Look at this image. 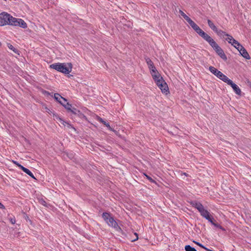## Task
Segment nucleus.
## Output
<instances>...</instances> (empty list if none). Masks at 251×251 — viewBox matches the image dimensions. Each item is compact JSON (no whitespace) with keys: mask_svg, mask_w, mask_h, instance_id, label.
<instances>
[{"mask_svg":"<svg viewBox=\"0 0 251 251\" xmlns=\"http://www.w3.org/2000/svg\"><path fill=\"white\" fill-rule=\"evenodd\" d=\"M50 68L63 74H69L72 71L73 65L71 63H56L50 65Z\"/></svg>","mask_w":251,"mask_h":251,"instance_id":"nucleus-1","label":"nucleus"},{"mask_svg":"<svg viewBox=\"0 0 251 251\" xmlns=\"http://www.w3.org/2000/svg\"><path fill=\"white\" fill-rule=\"evenodd\" d=\"M196 32L199 35V36L207 41L213 48L214 50L217 47H219L216 42L209 35L204 32L200 27L197 29Z\"/></svg>","mask_w":251,"mask_h":251,"instance_id":"nucleus-2","label":"nucleus"},{"mask_svg":"<svg viewBox=\"0 0 251 251\" xmlns=\"http://www.w3.org/2000/svg\"><path fill=\"white\" fill-rule=\"evenodd\" d=\"M102 217L109 226L114 227L116 230L121 229L117 223L110 213L103 212L102 214Z\"/></svg>","mask_w":251,"mask_h":251,"instance_id":"nucleus-3","label":"nucleus"},{"mask_svg":"<svg viewBox=\"0 0 251 251\" xmlns=\"http://www.w3.org/2000/svg\"><path fill=\"white\" fill-rule=\"evenodd\" d=\"M13 18V17L7 12H3L0 13V26L11 25Z\"/></svg>","mask_w":251,"mask_h":251,"instance_id":"nucleus-4","label":"nucleus"},{"mask_svg":"<svg viewBox=\"0 0 251 251\" xmlns=\"http://www.w3.org/2000/svg\"><path fill=\"white\" fill-rule=\"evenodd\" d=\"M179 12L180 14L183 17V18L188 23L192 28L196 31L199 27V26L188 16H187L182 10H179Z\"/></svg>","mask_w":251,"mask_h":251,"instance_id":"nucleus-5","label":"nucleus"},{"mask_svg":"<svg viewBox=\"0 0 251 251\" xmlns=\"http://www.w3.org/2000/svg\"><path fill=\"white\" fill-rule=\"evenodd\" d=\"M11 25L18 26L23 28H26L27 27L26 23L22 19H18L13 17Z\"/></svg>","mask_w":251,"mask_h":251,"instance_id":"nucleus-6","label":"nucleus"},{"mask_svg":"<svg viewBox=\"0 0 251 251\" xmlns=\"http://www.w3.org/2000/svg\"><path fill=\"white\" fill-rule=\"evenodd\" d=\"M156 85L161 90L162 93H165L169 91L168 85L164 79L158 80Z\"/></svg>","mask_w":251,"mask_h":251,"instance_id":"nucleus-7","label":"nucleus"},{"mask_svg":"<svg viewBox=\"0 0 251 251\" xmlns=\"http://www.w3.org/2000/svg\"><path fill=\"white\" fill-rule=\"evenodd\" d=\"M214 50L218 54V55L224 61H226L227 60V57L226 55L224 53V51L223 50V49L220 46L216 48V49Z\"/></svg>","mask_w":251,"mask_h":251,"instance_id":"nucleus-8","label":"nucleus"},{"mask_svg":"<svg viewBox=\"0 0 251 251\" xmlns=\"http://www.w3.org/2000/svg\"><path fill=\"white\" fill-rule=\"evenodd\" d=\"M190 204L194 207L196 208L199 212L204 207L203 205L196 201H190Z\"/></svg>","mask_w":251,"mask_h":251,"instance_id":"nucleus-9","label":"nucleus"},{"mask_svg":"<svg viewBox=\"0 0 251 251\" xmlns=\"http://www.w3.org/2000/svg\"><path fill=\"white\" fill-rule=\"evenodd\" d=\"M228 85H230L234 90V92L238 95L240 96L241 95V90L240 88L235 84L232 80L228 84Z\"/></svg>","mask_w":251,"mask_h":251,"instance_id":"nucleus-10","label":"nucleus"},{"mask_svg":"<svg viewBox=\"0 0 251 251\" xmlns=\"http://www.w3.org/2000/svg\"><path fill=\"white\" fill-rule=\"evenodd\" d=\"M145 60H146V63H147V64L148 65L149 68L150 69V70L151 71V72H155L154 71H156V69L153 64V63L151 60V59L149 57H147L145 58Z\"/></svg>","mask_w":251,"mask_h":251,"instance_id":"nucleus-11","label":"nucleus"},{"mask_svg":"<svg viewBox=\"0 0 251 251\" xmlns=\"http://www.w3.org/2000/svg\"><path fill=\"white\" fill-rule=\"evenodd\" d=\"M238 51L240 54L245 59L249 60L251 58L248 52L244 47H242Z\"/></svg>","mask_w":251,"mask_h":251,"instance_id":"nucleus-12","label":"nucleus"},{"mask_svg":"<svg viewBox=\"0 0 251 251\" xmlns=\"http://www.w3.org/2000/svg\"><path fill=\"white\" fill-rule=\"evenodd\" d=\"M155 72H151V75L155 81L156 83L157 84V81L158 80L163 79V77L160 75L159 73L157 72V71L156 70V71H154Z\"/></svg>","mask_w":251,"mask_h":251,"instance_id":"nucleus-13","label":"nucleus"},{"mask_svg":"<svg viewBox=\"0 0 251 251\" xmlns=\"http://www.w3.org/2000/svg\"><path fill=\"white\" fill-rule=\"evenodd\" d=\"M209 70L211 73L214 74L218 78H219L220 76L222 74V73L221 71L218 70L213 66H210L209 68Z\"/></svg>","mask_w":251,"mask_h":251,"instance_id":"nucleus-14","label":"nucleus"},{"mask_svg":"<svg viewBox=\"0 0 251 251\" xmlns=\"http://www.w3.org/2000/svg\"><path fill=\"white\" fill-rule=\"evenodd\" d=\"M19 168L20 169H21L23 172L25 173L26 174L29 175L31 177L36 179V178L34 177L33 174L31 173V172L29 170H28V169L24 167L22 165H19Z\"/></svg>","mask_w":251,"mask_h":251,"instance_id":"nucleus-15","label":"nucleus"},{"mask_svg":"<svg viewBox=\"0 0 251 251\" xmlns=\"http://www.w3.org/2000/svg\"><path fill=\"white\" fill-rule=\"evenodd\" d=\"M201 216L205 218L206 219L209 218L211 215L209 212L206 209L204 208V207L199 211Z\"/></svg>","mask_w":251,"mask_h":251,"instance_id":"nucleus-16","label":"nucleus"},{"mask_svg":"<svg viewBox=\"0 0 251 251\" xmlns=\"http://www.w3.org/2000/svg\"><path fill=\"white\" fill-rule=\"evenodd\" d=\"M54 98L60 104V102H63L61 100H64V102H66L67 101V99L62 97L60 94H59L58 93H55L54 94Z\"/></svg>","mask_w":251,"mask_h":251,"instance_id":"nucleus-17","label":"nucleus"},{"mask_svg":"<svg viewBox=\"0 0 251 251\" xmlns=\"http://www.w3.org/2000/svg\"><path fill=\"white\" fill-rule=\"evenodd\" d=\"M219 79L223 81L224 82L228 84L231 81V79H229L226 75L222 73V74L220 76Z\"/></svg>","mask_w":251,"mask_h":251,"instance_id":"nucleus-18","label":"nucleus"},{"mask_svg":"<svg viewBox=\"0 0 251 251\" xmlns=\"http://www.w3.org/2000/svg\"><path fill=\"white\" fill-rule=\"evenodd\" d=\"M99 121L102 123L104 125H105L108 128V129L111 131H113L115 132H116V131L114 130L110 126L109 123H106L105 121H104L102 118L99 117Z\"/></svg>","mask_w":251,"mask_h":251,"instance_id":"nucleus-19","label":"nucleus"},{"mask_svg":"<svg viewBox=\"0 0 251 251\" xmlns=\"http://www.w3.org/2000/svg\"><path fill=\"white\" fill-rule=\"evenodd\" d=\"M232 45L233 46L238 50H239L242 47H243L236 40H233Z\"/></svg>","mask_w":251,"mask_h":251,"instance_id":"nucleus-20","label":"nucleus"},{"mask_svg":"<svg viewBox=\"0 0 251 251\" xmlns=\"http://www.w3.org/2000/svg\"><path fill=\"white\" fill-rule=\"evenodd\" d=\"M53 116L58 121L60 122L61 124L65 125V123L67 124L68 125L70 126V125L69 123H67L64 120H63L57 114L53 113Z\"/></svg>","mask_w":251,"mask_h":251,"instance_id":"nucleus-21","label":"nucleus"},{"mask_svg":"<svg viewBox=\"0 0 251 251\" xmlns=\"http://www.w3.org/2000/svg\"><path fill=\"white\" fill-rule=\"evenodd\" d=\"M207 23H208V26L210 27V28L211 29H212L214 32L215 31H217V28L215 25L214 24V23L212 22V21H211L210 20L208 19L207 20Z\"/></svg>","mask_w":251,"mask_h":251,"instance_id":"nucleus-22","label":"nucleus"},{"mask_svg":"<svg viewBox=\"0 0 251 251\" xmlns=\"http://www.w3.org/2000/svg\"><path fill=\"white\" fill-rule=\"evenodd\" d=\"M60 104L69 112L73 108L72 105L70 104L69 102H66V103H65L64 102H60Z\"/></svg>","mask_w":251,"mask_h":251,"instance_id":"nucleus-23","label":"nucleus"},{"mask_svg":"<svg viewBox=\"0 0 251 251\" xmlns=\"http://www.w3.org/2000/svg\"><path fill=\"white\" fill-rule=\"evenodd\" d=\"M219 36H220L221 37L224 38L225 36H226L227 34L226 32L221 30L217 29V31H215Z\"/></svg>","mask_w":251,"mask_h":251,"instance_id":"nucleus-24","label":"nucleus"},{"mask_svg":"<svg viewBox=\"0 0 251 251\" xmlns=\"http://www.w3.org/2000/svg\"><path fill=\"white\" fill-rule=\"evenodd\" d=\"M7 47L10 50H12L13 52L19 54V50L17 49L14 48L11 44L8 43Z\"/></svg>","mask_w":251,"mask_h":251,"instance_id":"nucleus-25","label":"nucleus"},{"mask_svg":"<svg viewBox=\"0 0 251 251\" xmlns=\"http://www.w3.org/2000/svg\"><path fill=\"white\" fill-rule=\"evenodd\" d=\"M227 37L226 38V40L229 44H231L232 45V42L233 41V40H235L233 37L227 34V35L226 36Z\"/></svg>","mask_w":251,"mask_h":251,"instance_id":"nucleus-26","label":"nucleus"},{"mask_svg":"<svg viewBox=\"0 0 251 251\" xmlns=\"http://www.w3.org/2000/svg\"><path fill=\"white\" fill-rule=\"evenodd\" d=\"M185 250L186 251H197V250L193 247L190 245H186L185 246Z\"/></svg>","mask_w":251,"mask_h":251,"instance_id":"nucleus-27","label":"nucleus"},{"mask_svg":"<svg viewBox=\"0 0 251 251\" xmlns=\"http://www.w3.org/2000/svg\"><path fill=\"white\" fill-rule=\"evenodd\" d=\"M70 112H72L74 114H78L80 113V111L77 110L76 108L75 107H73V108L70 111Z\"/></svg>","mask_w":251,"mask_h":251,"instance_id":"nucleus-28","label":"nucleus"},{"mask_svg":"<svg viewBox=\"0 0 251 251\" xmlns=\"http://www.w3.org/2000/svg\"><path fill=\"white\" fill-rule=\"evenodd\" d=\"M144 175L146 176V178L151 182L152 183H156L155 180H154L151 176L147 175V174H144Z\"/></svg>","mask_w":251,"mask_h":251,"instance_id":"nucleus-29","label":"nucleus"},{"mask_svg":"<svg viewBox=\"0 0 251 251\" xmlns=\"http://www.w3.org/2000/svg\"><path fill=\"white\" fill-rule=\"evenodd\" d=\"M8 219H9L10 222H11V223L12 224L14 225V224H15V223H16V219H15L14 216L10 217Z\"/></svg>","mask_w":251,"mask_h":251,"instance_id":"nucleus-30","label":"nucleus"},{"mask_svg":"<svg viewBox=\"0 0 251 251\" xmlns=\"http://www.w3.org/2000/svg\"><path fill=\"white\" fill-rule=\"evenodd\" d=\"M213 226H215L218 227V228H219L220 229H221L223 231H225V228H224L223 226H220L219 224H217V223H214V224L213 225Z\"/></svg>","mask_w":251,"mask_h":251,"instance_id":"nucleus-31","label":"nucleus"},{"mask_svg":"<svg viewBox=\"0 0 251 251\" xmlns=\"http://www.w3.org/2000/svg\"><path fill=\"white\" fill-rule=\"evenodd\" d=\"M206 220H208L209 222H210L211 224H212L213 225L215 223L214 219L213 218L212 216H211L209 218L207 219Z\"/></svg>","mask_w":251,"mask_h":251,"instance_id":"nucleus-32","label":"nucleus"},{"mask_svg":"<svg viewBox=\"0 0 251 251\" xmlns=\"http://www.w3.org/2000/svg\"><path fill=\"white\" fill-rule=\"evenodd\" d=\"M194 242L197 244V245H198L199 246H200V247L203 248V249H205L207 251V250H208V249H207L206 248H205L203 245H202L201 243H199V242H196V241H194Z\"/></svg>","mask_w":251,"mask_h":251,"instance_id":"nucleus-33","label":"nucleus"},{"mask_svg":"<svg viewBox=\"0 0 251 251\" xmlns=\"http://www.w3.org/2000/svg\"><path fill=\"white\" fill-rule=\"evenodd\" d=\"M40 203L41 204H42L43 205H44L45 206H47V203L46 201L44 199H41L40 200Z\"/></svg>","mask_w":251,"mask_h":251,"instance_id":"nucleus-34","label":"nucleus"},{"mask_svg":"<svg viewBox=\"0 0 251 251\" xmlns=\"http://www.w3.org/2000/svg\"><path fill=\"white\" fill-rule=\"evenodd\" d=\"M5 208V207L4 205L0 202V209H4Z\"/></svg>","mask_w":251,"mask_h":251,"instance_id":"nucleus-35","label":"nucleus"},{"mask_svg":"<svg viewBox=\"0 0 251 251\" xmlns=\"http://www.w3.org/2000/svg\"><path fill=\"white\" fill-rule=\"evenodd\" d=\"M13 163L16 164L18 167H19V165H21V164H20L17 161H13Z\"/></svg>","mask_w":251,"mask_h":251,"instance_id":"nucleus-36","label":"nucleus"},{"mask_svg":"<svg viewBox=\"0 0 251 251\" xmlns=\"http://www.w3.org/2000/svg\"><path fill=\"white\" fill-rule=\"evenodd\" d=\"M134 234L136 235V238L135 239L132 240V241H135L138 240V236L137 233H135Z\"/></svg>","mask_w":251,"mask_h":251,"instance_id":"nucleus-37","label":"nucleus"},{"mask_svg":"<svg viewBox=\"0 0 251 251\" xmlns=\"http://www.w3.org/2000/svg\"><path fill=\"white\" fill-rule=\"evenodd\" d=\"M25 219L26 220V221H27V220H28L30 222H31L30 220H29V217L27 215L25 216Z\"/></svg>","mask_w":251,"mask_h":251,"instance_id":"nucleus-38","label":"nucleus"},{"mask_svg":"<svg viewBox=\"0 0 251 251\" xmlns=\"http://www.w3.org/2000/svg\"><path fill=\"white\" fill-rule=\"evenodd\" d=\"M44 94H46L47 95H49L50 94V93L47 91H44V92H43Z\"/></svg>","mask_w":251,"mask_h":251,"instance_id":"nucleus-39","label":"nucleus"},{"mask_svg":"<svg viewBox=\"0 0 251 251\" xmlns=\"http://www.w3.org/2000/svg\"><path fill=\"white\" fill-rule=\"evenodd\" d=\"M62 102H64L65 103V102H68L67 101L66 102H64V100H62Z\"/></svg>","mask_w":251,"mask_h":251,"instance_id":"nucleus-40","label":"nucleus"},{"mask_svg":"<svg viewBox=\"0 0 251 251\" xmlns=\"http://www.w3.org/2000/svg\"><path fill=\"white\" fill-rule=\"evenodd\" d=\"M0 45H1V43L0 42Z\"/></svg>","mask_w":251,"mask_h":251,"instance_id":"nucleus-41","label":"nucleus"}]
</instances>
